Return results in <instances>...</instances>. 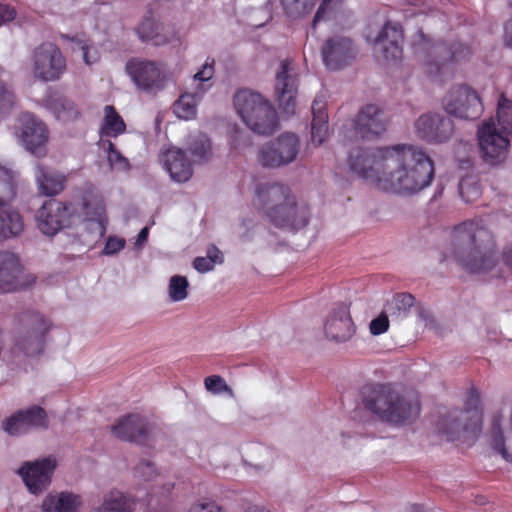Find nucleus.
<instances>
[{
    "label": "nucleus",
    "instance_id": "6e6552de",
    "mask_svg": "<svg viewBox=\"0 0 512 512\" xmlns=\"http://www.w3.org/2000/svg\"><path fill=\"white\" fill-rule=\"evenodd\" d=\"M14 196L13 172L0 165V241L18 237L24 231L22 216L7 203Z\"/></svg>",
    "mask_w": 512,
    "mask_h": 512
},
{
    "label": "nucleus",
    "instance_id": "37998d69",
    "mask_svg": "<svg viewBox=\"0 0 512 512\" xmlns=\"http://www.w3.org/2000/svg\"><path fill=\"white\" fill-rule=\"evenodd\" d=\"M497 118L501 128L512 133V100L504 94H501L498 100Z\"/></svg>",
    "mask_w": 512,
    "mask_h": 512
},
{
    "label": "nucleus",
    "instance_id": "9d476101",
    "mask_svg": "<svg viewBox=\"0 0 512 512\" xmlns=\"http://www.w3.org/2000/svg\"><path fill=\"white\" fill-rule=\"evenodd\" d=\"M447 114L463 120H476L483 112L478 93L467 85L453 86L443 98Z\"/></svg>",
    "mask_w": 512,
    "mask_h": 512
},
{
    "label": "nucleus",
    "instance_id": "13d9d810",
    "mask_svg": "<svg viewBox=\"0 0 512 512\" xmlns=\"http://www.w3.org/2000/svg\"><path fill=\"white\" fill-rule=\"evenodd\" d=\"M190 512H221V509L215 503L208 502L192 506Z\"/></svg>",
    "mask_w": 512,
    "mask_h": 512
},
{
    "label": "nucleus",
    "instance_id": "79ce46f5",
    "mask_svg": "<svg viewBox=\"0 0 512 512\" xmlns=\"http://www.w3.org/2000/svg\"><path fill=\"white\" fill-rule=\"evenodd\" d=\"M286 14L291 18H300L311 12L315 2L313 0H281Z\"/></svg>",
    "mask_w": 512,
    "mask_h": 512
},
{
    "label": "nucleus",
    "instance_id": "393cba45",
    "mask_svg": "<svg viewBox=\"0 0 512 512\" xmlns=\"http://www.w3.org/2000/svg\"><path fill=\"white\" fill-rule=\"evenodd\" d=\"M159 160L175 182L184 183L193 175V164L181 148L170 147L162 151Z\"/></svg>",
    "mask_w": 512,
    "mask_h": 512
},
{
    "label": "nucleus",
    "instance_id": "052dcab7",
    "mask_svg": "<svg viewBox=\"0 0 512 512\" xmlns=\"http://www.w3.org/2000/svg\"><path fill=\"white\" fill-rule=\"evenodd\" d=\"M234 147L235 148H240L242 146H250L251 145V142L250 141H245V136L243 135V133H237L235 138H234Z\"/></svg>",
    "mask_w": 512,
    "mask_h": 512
},
{
    "label": "nucleus",
    "instance_id": "338daca9",
    "mask_svg": "<svg viewBox=\"0 0 512 512\" xmlns=\"http://www.w3.org/2000/svg\"><path fill=\"white\" fill-rule=\"evenodd\" d=\"M83 49V58H84V61L87 63V64H90V61L88 59V53L85 49V47L82 48Z\"/></svg>",
    "mask_w": 512,
    "mask_h": 512
},
{
    "label": "nucleus",
    "instance_id": "aec40b11",
    "mask_svg": "<svg viewBox=\"0 0 512 512\" xmlns=\"http://www.w3.org/2000/svg\"><path fill=\"white\" fill-rule=\"evenodd\" d=\"M403 29L397 22L388 21L373 40V51L378 59L397 61L402 57Z\"/></svg>",
    "mask_w": 512,
    "mask_h": 512
},
{
    "label": "nucleus",
    "instance_id": "a211bd4d",
    "mask_svg": "<svg viewBox=\"0 0 512 512\" xmlns=\"http://www.w3.org/2000/svg\"><path fill=\"white\" fill-rule=\"evenodd\" d=\"M477 137L479 148L485 161L495 164L505 159L509 140L497 130L492 119L483 121L479 125Z\"/></svg>",
    "mask_w": 512,
    "mask_h": 512
},
{
    "label": "nucleus",
    "instance_id": "09e8293b",
    "mask_svg": "<svg viewBox=\"0 0 512 512\" xmlns=\"http://www.w3.org/2000/svg\"><path fill=\"white\" fill-rule=\"evenodd\" d=\"M204 384L205 388L212 394L217 395L227 393L228 395L233 396V390L227 385L224 378L219 375H211L206 377Z\"/></svg>",
    "mask_w": 512,
    "mask_h": 512
},
{
    "label": "nucleus",
    "instance_id": "e2e57ef3",
    "mask_svg": "<svg viewBox=\"0 0 512 512\" xmlns=\"http://www.w3.org/2000/svg\"><path fill=\"white\" fill-rule=\"evenodd\" d=\"M245 512H269V511L264 509V508H260V507H257V506H252V507L247 508L245 510Z\"/></svg>",
    "mask_w": 512,
    "mask_h": 512
},
{
    "label": "nucleus",
    "instance_id": "a19ab883",
    "mask_svg": "<svg viewBox=\"0 0 512 512\" xmlns=\"http://www.w3.org/2000/svg\"><path fill=\"white\" fill-rule=\"evenodd\" d=\"M189 282L185 276L174 275L168 284V296L172 302H181L188 297Z\"/></svg>",
    "mask_w": 512,
    "mask_h": 512
},
{
    "label": "nucleus",
    "instance_id": "6e6d98bb",
    "mask_svg": "<svg viewBox=\"0 0 512 512\" xmlns=\"http://www.w3.org/2000/svg\"><path fill=\"white\" fill-rule=\"evenodd\" d=\"M213 74H214V60L209 62V60L207 59V61L203 65L202 69L194 75V79L201 81V82H206L213 77Z\"/></svg>",
    "mask_w": 512,
    "mask_h": 512
},
{
    "label": "nucleus",
    "instance_id": "7ed1b4c3",
    "mask_svg": "<svg viewBox=\"0 0 512 512\" xmlns=\"http://www.w3.org/2000/svg\"><path fill=\"white\" fill-rule=\"evenodd\" d=\"M255 204L278 228L293 231L304 228L309 221L308 206L299 202L292 190L281 183H262L255 190Z\"/></svg>",
    "mask_w": 512,
    "mask_h": 512
},
{
    "label": "nucleus",
    "instance_id": "ddd939ff",
    "mask_svg": "<svg viewBox=\"0 0 512 512\" xmlns=\"http://www.w3.org/2000/svg\"><path fill=\"white\" fill-rule=\"evenodd\" d=\"M66 70V61L60 49L53 43L45 42L33 53L34 77L52 82L58 80Z\"/></svg>",
    "mask_w": 512,
    "mask_h": 512
},
{
    "label": "nucleus",
    "instance_id": "4be33fe9",
    "mask_svg": "<svg viewBox=\"0 0 512 512\" xmlns=\"http://www.w3.org/2000/svg\"><path fill=\"white\" fill-rule=\"evenodd\" d=\"M72 214L70 205L55 199L45 201L36 213V222L39 230L47 236H54L61 229L69 225Z\"/></svg>",
    "mask_w": 512,
    "mask_h": 512
},
{
    "label": "nucleus",
    "instance_id": "49530a36",
    "mask_svg": "<svg viewBox=\"0 0 512 512\" xmlns=\"http://www.w3.org/2000/svg\"><path fill=\"white\" fill-rule=\"evenodd\" d=\"M213 250L216 253V256H212V254L209 252L207 257H196L194 259L193 267L195 270L200 273H206L213 270L216 263L223 262V255L220 250L216 247H213Z\"/></svg>",
    "mask_w": 512,
    "mask_h": 512
},
{
    "label": "nucleus",
    "instance_id": "4468645a",
    "mask_svg": "<svg viewBox=\"0 0 512 512\" xmlns=\"http://www.w3.org/2000/svg\"><path fill=\"white\" fill-rule=\"evenodd\" d=\"M19 138L25 150L37 158L47 155L49 132L45 123L30 112L18 117Z\"/></svg>",
    "mask_w": 512,
    "mask_h": 512
},
{
    "label": "nucleus",
    "instance_id": "f3484780",
    "mask_svg": "<svg viewBox=\"0 0 512 512\" xmlns=\"http://www.w3.org/2000/svg\"><path fill=\"white\" fill-rule=\"evenodd\" d=\"M389 120L384 110L376 104H366L353 120V132L357 139L373 140L383 135Z\"/></svg>",
    "mask_w": 512,
    "mask_h": 512
},
{
    "label": "nucleus",
    "instance_id": "f03ea898",
    "mask_svg": "<svg viewBox=\"0 0 512 512\" xmlns=\"http://www.w3.org/2000/svg\"><path fill=\"white\" fill-rule=\"evenodd\" d=\"M495 236L483 219L465 221L451 234V253L465 270L489 272L497 264Z\"/></svg>",
    "mask_w": 512,
    "mask_h": 512
},
{
    "label": "nucleus",
    "instance_id": "cd10ccee",
    "mask_svg": "<svg viewBox=\"0 0 512 512\" xmlns=\"http://www.w3.org/2000/svg\"><path fill=\"white\" fill-rule=\"evenodd\" d=\"M112 433L125 441H140L148 432V423L138 414H130L122 417L112 426Z\"/></svg>",
    "mask_w": 512,
    "mask_h": 512
},
{
    "label": "nucleus",
    "instance_id": "412c9836",
    "mask_svg": "<svg viewBox=\"0 0 512 512\" xmlns=\"http://www.w3.org/2000/svg\"><path fill=\"white\" fill-rule=\"evenodd\" d=\"M56 465V459L49 456L23 463L17 473L23 479L28 491L37 495L50 485Z\"/></svg>",
    "mask_w": 512,
    "mask_h": 512
},
{
    "label": "nucleus",
    "instance_id": "5fc2aeb1",
    "mask_svg": "<svg viewBox=\"0 0 512 512\" xmlns=\"http://www.w3.org/2000/svg\"><path fill=\"white\" fill-rule=\"evenodd\" d=\"M125 246V240L116 238V237H109L106 241L103 253L105 255H113L119 252L121 249H123Z\"/></svg>",
    "mask_w": 512,
    "mask_h": 512
},
{
    "label": "nucleus",
    "instance_id": "5701e85b",
    "mask_svg": "<svg viewBox=\"0 0 512 512\" xmlns=\"http://www.w3.org/2000/svg\"><path fill=\"white\" fill-rule=\"evenodd\" d=\"M321 53L328 68L339 70L354 60L356 48L351 38L335 35L325 41Z\"/></svg>",
    "mask_w": 512,
    "mask_h": 512
},
{
    "label": "nucleus",
    "instance_id": "774afa93",
    "mask_svg": "<svg viewBox=\"0 0 512 512\" xmlns=\"http://www.w3.org/2000/svg\"><path fill=\"white\" fill-rule=\"evenodd\" d=\"M411 512H424V511L418 506H413Z\"/></svg>",
    "mask_w": 512,
    "mask_h": 512
},
{
    "label": "nucleus",
    "instance_id": "8fccbe9b",
    "mask_svg": "<svg viewBox=\"0 0 512 512\" xmlns=\"http://www.w3.org/2000/svg\"><path fill=\"white\" fill-rule=\"evenodd\" d=\"M108 161L110 166L118 171H128L130 169L128 159L116 149L112 142L108 143Z\"/></svg>",
    "mask_w": 512,
    "mask_h": 512
},
{
    "label": "nucleus",
    "instance_id": "2f4dec72",
    "mask_svg": "<svg viewBox=\"0 0 512 512\" xmlns=\"http://www.w3.org/2000/svg\"><path fill=\"white\" fill-rule=\"evenodd\" d=\"M311 141L315 146L321 145L328 134V114L325 103L315 99L312 103Z\"/></svg>",
    "mask_w": 512,
    "mask_h": 512
},
{
    "label": "nucleus",
    "instance_id": "c9c22d12",
    "mask_svg": "<svg viewBox=\"0 0 512 512\" xmlns=\"http://www.w3.org/2000/svg\"><path fill=\"white\" fill-rule=\"evenodd\" d=\"M344 13V0H322L312 21L315 31L320 22L337 21Z\"/></svg>",
    "mask_w": 512,
    "mask_h": 512
},
{
    "label": "nucleus",
    "instance_id": "ea45409f",
    "mask_svg": "<svg viewBox=\"0 0 512 512\" xmlns=\"http://www.w3.org/2000/svg\"><path fill=\"white\" fill-rule=\"evenodd\" d=\"M174 113L177 117L185 120L192 119L197 112L196 95L184 93L173 105Z\"/></svg>",
    "mask_w": 512,
    "mask_h": 512
},
{
    "label": "nucleus",
    "instance_id": "3c124183",
    "mask_svg": "<svg viewBox=\"0 0 512 512\" xmlns=\"http://www.w3.org/2000/svg\"><path fill=\"white\" fill-rule=\"evenodd\" d=\"M504 237L506 243L502 249V260L506 267L512 270V221L508 222Z\"/></svg>",
    "mask_w": 512,
    "mask_h": 512
},
{
    "label": "nucleus",
    "instance_id": "0eeeda50",
    "mask_svg": "<svg viewBox=\"0 0 512 512\" xmlns=\"http://www.w3.org/2000/svg\"><path fill=\"white\" fill-rule=\"evenodd\" d=\"M426 43L416 46V53L429 76L444 79L452 73V63L467 59L471 51L462 43L450 47L442 42L426 47Z\"/></svg>",
    "mask_w": 512,
    "mask_h": 512
},
{
    "label": "nucleus",
    "instance_id": "6ab92c4d",
    "mask_svg": "<svg viewBox=\"0 0 512 512\" xmlns=\"http://www.w3.org/2000/svg\"><path fill=\"white\" fill-rule=\"evenodd\" d=\"M274 88L279 107L287 115H293L296 107L298 78L289 59L281 61L275 75Z\"/></svg>",
    "mask_w": 512,
    "mask_h": 512
},
{
    "label": "nucleus",
    "instance_id": "4d7b16f0",
    "mask_svg": "<svg viewBox=\"0 0 512 512\" xmlns=\"http://www.w3.org/2000/svg\"><path fill=\"white\" fill-rule=\"evenodd\" d=\"M16 11L7 4H0V26L6 22L14 20Z\"/></svg>",
    "mask_w": 512,
    "mask_h": 512
},
{
    "label": "nucleus",
    "instance_id": "39448f33",
    "mask_svg": "<svg viewBox=\"0 0 512 512\" xmlns=\"http://www.w3.org/2000/svg\"><path fill=\"white\" fill-rule=\"evenodd\" d=\"M18 332L10 348L14 358L37 357L44 352L45 336L50 330V323L38 311L25 310L15 316Z\"/></svg>",
    "mask_w": 512,
    "mask_h": 512
},
{
    "label": "nucleus",
    "instance_id": "bf43d9fd",
    "mask_svg": "<svg viewBox=\"0 0 512 512\" xmlns=\"http://www.w3.org/2000/svg\"><path fill=\"white\" fill-rule=\"evenodd\" d=\"M504 31L506 44L512 47V18L506 23Z\"/></svg>",
    "mask_w": 512,
    "mask_h": 512
},
{
    "label": "nucleus",
    "instance_id": "c03bdc74",
    "mask_svg": "<svg viewBox=\"0 0 512 512\" xmlns=\"http://www.w3.org/2000/svg\"><path fill=\"white\" fill-rule=\"evenodd\" d=\"M136 33L142 42H148L159 36V24L151 16L144 17L136 28Z\"/></svg>",
    "mask_w": 512,
    "mask_h": 512
},
{
    "label": "nucleus",
    "instance_id": "c756f323",
    "mask_svg": "<svg viewBox=\"0 0 512 512\" xmlns=\"http://www.w3.org/2000/svg\"><path fill=\"white\" fill-rule=\"evenodd\" d=\"M43 106L51 112L57 120L62 122L75 121L81 116L77 104L64 95L51 94L47 96L43 101Z\"/></svg>",
    "mask_w": 512,
    "mask_h": 512
},
{
    "label": "nucleus",
    "instance_id": "473e14b6",
    "mask_svg": "<svg viewBox=\"0 0 512 512\" xmlns=\"http://www.w3.org/2000/svg\"><path fill=\"white\" fill-rule=\"evenodd\" d=\"M481 397L479 391L472 387L467 392L465 399V409H461L462 413H459L454 420L463 419L469 422L472 427L482 426V409H481Z\"/></svg>",
    "mask_w": 512,
    "mask_h": 512
},
{
    "label": "nucleus",
    "instance_id": "7c9ffc66",
    "mask_svg": "<svg viewBox=\"0 0 512 512\" xmlns=\"http://www.w3.org/2000/svg\"><path fill=\"white\" fill-rule=\"evenodd\" d=\"M81 497L72 492H51L45 496L41 504L42 512H78Z\"/></svg>",
    "mask_w": 512,
    "mask_h": 512
},
{
    "label": "nucleus",
    "instance_id": "dca6fc26",
    "mask_svg": "<svg viewBox=\"0 0 512 512\" xmlns=\"http://www.w3.org/2000/svg\"><path fill=\"white\" fill-rule=\"evenodd\" d=\"M415 130L423 141L430 144H443L452 138L455 125L449 116L425 113L415 121Z\"/></svg>",
    "mask_w": 512,
    "mask_h": 512
},
{
    "label": "nucleus",
    "instance_id": "603ef678",
    "mask_svg": "<svg viewBox=\"0 0 512 512\" xmlns=\"http://www.w3.org/2000/svg\"><path fill=\"white\" fill-rule=\"evenodd\" d=\"M134 474L138 478H141L145 481H150L156 476L157 472L154 463L148 460H142L135 467Z\"/></svg>",
    "mask_w": 512,
    "mask_h": 512
},
{
    "label": "nucleus",
    "instance_id": "a878e982",
    "mask_svg": "<svg viewBox=\"0 0 512 512\" xmlns=\"http://www.w3.org/2000/svg\"><path fill=\"white\" fill-rule=\"evenodd\" d=\"M22 268L18 256L12 252L0 251V291L14 292L21 287Z\"/></svg>",
    "mask_w": 512,
    "mask_h": 512
},
{
    "label": "nucleus",
    "instance_id": "423d86ee",
    "mask_svg": "<svg viewBox=\"0 0 512 512\" xmlns=\"http://www.w3.org/2000/svg\"><path fill=\"white\" fill-rule=\"evenodd\" d=\"M237 113L254 133L271 135L278 129V115L272 104L261 94L248 89L239 90L234 96Z\"/></svg>",
    "mask_w": 512,
    "mask_h": 512
},
{
    "label": "nucleus",
    "instance_id": "f8f14e48",
    "mask_svg": "<svg viewBox=\"0 0 512 512\" xmlns=\"http://www.w3.org/2000/svg\"><path fill=\"white\" fill-rule=\"evenodd\" d=\"M48 426L47 413L38 405L19 409L1 422L2 431L10 437H21L33 430L47 429Z\"/></svg>",
    "mask_w": 512,
    "mask_h": 512
},
{
    "label": "nucleus",
    "instance_id": "f704fd0d",
    "mask_svg": "<svg viewBox=\"0 0 512 512\" xmlns=\"http://www.w3.org/2000/svg\"><path fill=\"white\" fill-rule=\"evenodd\" d=\"M135 502L118 490L104 496L103 504L91 512H131Z\"/></svg>",
    "mask_w": 512,
    "mask_h": 512
},
{
    "label": "nucleus",
    "instance_id": "9b49d317",
    "mask_svg": "<svg viewBox=\"0 0 512 512\" xmlns=\"http://www.w3.org/2000/svg\"><path fill=\"white\" fill-rule=\"evenodd\" d=\"M125 70L139 90L155 93L164 89L166 73L159 62L132 58L127 61Z\"/></svg>",
    "mask_w": 512,
    "mask_h": 512
},
{
    "label": "nucleus",
    "instance_id": "c85d7f7f",
    "mask_svg": "<svg viewBox=\"0 0 512 512\" xmlns=\"http://www.w3.org/2000/svg\"><path fill=\"white\" fill-rule=\"evenodd\" d=\"M35 179L39 192L45 196L61 193L67 181L63 173L42 164H37L35 167Z\"/></svg>",
    "mask_w": 512,
    "mask_h": 512
},
{
    "label": "nucleus",
    "instance_id": "0e129e2a",
    "mask_svg": "<svg viewBox=\"0 0 512 512\" xmlns=\"http://www.w3.org/2000/svg\"><path fill=\"white\" fill-rule=\"evenodd\" d=\"M465 190H466V184L465 183H461L460 186H459V192L462 196L463 199H465L466 201H469V198H465Z\"/></svg>",
    "mask_w": 512,
    "mask_h": 512
},
{
    "label": "nucleus",
    "instance_id": "864d4df0",
    "mask_svg": "<svg viewBox=\"0 0 512 512\" xmlns=\"http://www.w3.org/2000/svg\"><path fill=\"white\" fill-rule=\"evenodd\" d=\"M389 328V320L386 313H381L377 318L370 322L369 329L372 335L385 333Z\"/></svg>",
    "mask_w": 512,
    "mask_h": 512
},
{
    "label": "nucleus",
    "instance_id": "de8ad7c7",
    "mask_svg": "<svg viewBox=\"0 0 512 512\" xmlns=\"http://www.w3.org/2000/svg\"><path fill=\"white\" fill-rule=\"evenodd\" d=\"M16 104V96L13 89L0 80V115L9 113Z\"/></svg>",
    "mask_w": 512,
    "mask_h": 512
},
{
    "label": "nucleus",
    "instance_id": "1a4fd4ad",
    "mask_svg": "<svg viewBox=\"0 0 512 512\" xmlns=\"http://www.w3.org/2000/svg\"><path fill=\"white\" fill-rule=\"evenodd\" d=\"M299 150V137L294 133L284 132L261 145L257 159L265 168H279L294 162Z\"/></svg>",
    "mask_w": 512,
    "mask_h": 512
},
{
    "label": "nucleus",
    "instance_id": "e433bc0d",
    "mask_svg": "<svg viewBox=\"0 0 512 512\" xmlns=\"http://www.w3.org/2000/svg\"><path fill=\"white\" fill-rule=\"evenodd\" d=\"M503 418L502 413H497L493 416L490 430V443L492 448L499 453L503 459L512 463V454H510L505 447V437L502 429Z\"/></svg>",
    "mask_w": 512,
    "mask_h": 512
},
{
    "label": "nucleus",
    "instance_id": "f257e3e1",
    "mask_svg": "<svg viewBox=\"0 0 512 512\" xmlns=\"http://www.w3.org/2000/svg\"><path fill=\"white\" fill-rule=\"evenodd\" d=\"M383 152L384 170L380 183L383 190L411 196L430 186L435 173L434 163L422 148L396 144Z\"/></svg>",
    "mask_w": 512,
    "mask_h": 512
},
{
    "label": "nucleus",
    "instance_id": "20e7f679",
    "mask_svg": "<svg viewBox=\"0 0 512 512\" xmlns=\"http://www.w3.org/2000/svg\"><path fill=\"white\" fill-rule=\"evenodd\" d=\"M363 404L380 420L394 425L410 423L420 414V405L416 400L406 398L390 385L371 387L364 396Z\"/></svg>",
    "mask_w": 512,
    "mask_h": 512
},
{
    "label": "nucleus",
    "instance_id": "2eb2a0df",
    "mask_svg": "<svg viewBox=\"0 0 512 512\" xmlns=\"http://www.w3.org/2000/svg\"><path fill=\"white\" fill-rule=\"evenodd\" d=\"M386 147L373 149L355 148L349 153V167L357 176L377 182L380 186L384 170V150Z\"/></svg>",
    "mask_w": 512,
    "mask_h": 512
},
{
    "label": "nucleus",
    "instance_id": "a18cd8bd",
    "mask_svg": "<svg viewBox=\"0 0 512 512\" xmlns=\"http://www.w3.org/2000/svg\"><path fill=\"white\" fill-rule=\"evenodd\" d=\"M82 210L85 219L92 220L100 217L104 211L102 199L97 194H91L83 198Z\"/></svg>",
    "mask_w": 512,
    "mask_h": 512
},
{
    "label": "nucleus",
    "instance_id": "72a5a7b5",
    "mask_svg": "<svg viewBox=\"0 0 512 512\" xmlns=\"http://www.w3.org/2000/svg\"><path fill=\"white\" fill-rule=\"evenodd\" d=\"M187 150L193 157L192 164H203L212 157L210 139L203 133L190 135L187 139Z\"/></svg>",
    "mask_w": 512,
    "mask_h": 512
},
{
    "label": "nucleus",
    "instance_id": "bb28decb",
    "mask_svg": "<svg viewBox=\"0 0 512 512\" xmlns=\"http://www.w3.org/2000/svg\"><path fill=\"white\" fill-rule=\"evenodd\" d=\"M462 413L461 409H455L442 416L437 423V430L440 434L446 436L448 441H455L464 436H475L480 432L481 427H472L467 420L453 418Z\"/></svg>",
    "mask_w": 512,
    "mask_h": 512
},
{
    "label": "nucleus",
    "instance_id": "69168bd1",
    "mask_svg": "<svg viewBox=\"0 0 512 512\" xmlns=\"http://www.w3.org/2000/svg\"><path fill=\"white\" fill-rule=\"evenodd\" d=\"M239 237H240V240L243 242H248L252 239V237L249 235L248 232L241 234Z\"/></svg>",
    "mask_w": 512,
    "mask_h": 512
},
{
    "label": "nucleus",
    "instance_id": "58836bf2",
    "mask_svg": "<svg viewBox=\"0 0 512 512\" xmlns=\"http://www.w3.org/2000/svg\"><path fill=\"white\" fill-rule=\"evenodd\" d=\"M104 133L108 136L116 137L125 131L126 125L122 117L116 112L115 108L107 105L104 108Z\"/></svg>",
    "mask_w": 512,
    "mask_h": 512
},
{
    "label": "nucleus",
    "instance_id": "4c0bfd02",
    "mask_svg": "<svg viewBox=\"0 0 512 512\" xmlns=\"http://www.w3.org/2000/svg\"><path fill=\"white\" fill-rule=\"evenodd\" d=\"M414 297L409 293H398L386 304V313L396 319L406 317L414 305Z\"/></svg>",
    "mask_w": 512,
    "mask_h": 512
},
{
    "label": "nucleus",
    "instance_id": "b1692460",
    "mask_svg": "<svg viewBox=\"0 0 512 512\" xmlns=\"http://www.w3.org/2000/svg\"><path fill=\"white\" fill-rule=\"evenodd\" d=\"M355 331L348 306L338 304L327 317L324 325L325 336L330 341L342 343L350 340Z\"/></svg>",
    "mask_w": 512,
    "mask_h": 512
},
{
    "label": "nucleus",
    "instance_id": "680f3d73",
    "mask_svg": "<svg viewBox=\"0 0 512 512\" xmlns=\"http://www.w3.org/2000/svg\"><path fill=\"white\" fill-rule=\"evenodd\" d=\"M147 238H148V228L144 227L143 229H141V231L138 234L137 244H142L143 242H145L147 240Z\"/></svg>",
    "mask_w": 512,
    "mask_h": 512
}]
</instances>
